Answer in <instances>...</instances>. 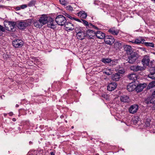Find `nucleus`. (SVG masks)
<instances>
[{
	"instance_id": "obj_26",
	"label": "nucleus",
	"mask_w": 155,
	"mask_h": 155,
	"mask_svg": "<svg viewBox=\"0 0 155 155\" xmlns=\"http://www.w3.org/2000/svg\"><path fill=\"white\" fill-rule=\"evenodd\" d=\"M124 49L128 54H130L132 53V49L131 47L128 45H126L124 46Z\"/></svg>"
},
{
	"instance_id": "obj_2",
	"label": "nucleus",
	"mask_w": 155,
	"mask_h": 155,
	"mask_svg": "<svg viewBox=\"0 0 155 155\" xmlns=\"http://www.w3.org/2000/svg\"><path fill=\"white\" fill-rule=\"evenodd\" d=\"M18 28L20 29H24L30 25V23L27 21H21L16 23Z\"/></svg>"
},
{
	"instance_id": "obj_13",
	"label": "nucleus",
	"mask_w": 155,
	"mask_h": 155,
	"mask_svg": "<svg viewBox=\"0 0 155 155\" xmlns=\"http://www.w3.org/2000/svg\"><path fill=\"white\" fill-rule=\"evenodd\" d=\"M146 86L147 84L145 83L140 84L138 85L136 87H135L136 91L137 92H140L141 91L143 88L145 87Z\"/></svg>"
},
{
	"instance_id": "obj_9",
	"label": "nucleus",
	"mask_w": 155,
	"mask_h": 155,
	"mask_svg": "<svg viewBox=\"0 0 155 155\" xmlns=\"http://www.w3.org/2000/svg\"><path fill=\"white\" fill-rule=\"evenodd\" d=\"M150 61L149 56L147 55H145L142 61V64L144 66H148Z\"/></svg>"
},
{
	"instance_id": "obj_19",
	"label": "nucleus",
	"mask_w": 155,
	"mask_h": 155,
	"mask_svg": "<svg viewBox=\"0 0 155 155\" xmlns=\"http://www.w3.org/2000/svg\"><path fill=\"white\" fill-rule=\"evenodd\" d=\"M145 41L144 39L138 38L134 40H133L131 42L133 43H134L137 45L140 44H143Z\"/></svg>"
},
{
	"instance_id": "obj_4",
	"label": "nucleus",
	"mask_w": 155,
	"mask_h": 155,
	"mask_svg": "<svg viewBox=\"0 0 155 155\" xmlns=\"http://www.w3.org/2000/svg\"><path fill=\"white\" fill-rule=\"evenodd\" d=\"M104 40L106 44L109 45H112L115 41L114 38L111 36H106Z\"/></svg>"
},
{
	"instance_id": "obj_43",
	"label": "nucleus",
	"mask_w": 155,
	"mask_h": 155,
	"mask_svg": "<svg viewBox=\"0 0 155 155\" xmlns=\"http://www.w3.org/2000/svg\"><path fill=\"white\" fill-rule=\"evenodd\" d=\"M68 18H70L71 20H73V18H74V17H72L71 15H69L66 14V15H65Z\"/></svg>"
},
{
	"instance_id": "obj_60",
	"label": "nucleus",
	"mask_w": 155,
	"mask_h": 155,
	"mask_svg": "<svg viewBox=\"0 0 155 155\" xmlns=\"http://www.w3.org/2000/svg\"><path fill=\"white\" fill-rule=\"evenodd\" d=\"M61 117H62L61 116Z\"/></svg>"
},
{
	"instance_id": "obj_41",
	"label": "nucleus",
	"mask_w": 155,
	"mask_h": 155,
	"mask_svg": "<svg viewBox=\"0 0 155 155\" xmlns=\"http://www.w3.org/2000/svg\"><path fill=\"white\" fill-rule=\"evenodd\" d=\"M27 7V5H26L24 4L20 6L21 8L22 9H24Z\"/></svg>"
},
{
	"instance_id": "obj_24",
	"label": "nucleus",
	"mask_w": 155,
	"mask_h": 155,
	"mask_svg": "<svg viewBox=\"0 0 155 155\" xmlns=\"http://www.w3.org/2000/svg\"><path fill=\"white\" fill-rule=\"evenodd\" d=\"M127 89L129 91H132L136 90L135 85L133 84L130 83L127 87Z\"/></svg>"
},
{
	"instance_id": "obj_37",
	"label": "nucleus",
	"mask_w": 155,
	"mask_h": 155,
	"mask_svg": "<svg viewBox=\"0 0 155 155\" xmlns=\"http://www.w3.org/2000/svg\"><path fill=\"white\" fill-rule=\"evenodd\" d=\"M124 72L125 71L124 69L123 68H120L118 70V73H119L120 74H122L124 73Z\"/></svg>"
},
{
	"instance_id": "obj_44",
	"label": "nucleus",
	"mask_w": 155,
	"mask_h": 155,
	"mask_svg": "<svg viewBox=\"0 0 155 155\" xmlns=\"http://www.w3.org/2000/svg\"><path fill=\"white\" fill-rule=\"evenodd\" d=\"M136 119H137L136 120V119H135L133 120V122L134 124H136L137 123L138 120H139V118L138 117H137Z\"/></svg>"
},
{
	"instance_id": "obj_57",
	"label": "nucleus",
	"mask_w": 155,
	"mask_h": 155,
	"mask_svg": "<svg viewBox=\"0 0 155 155\" xmlns=\"http://www.w3.org/2000/svg\"><path fill=\"white\" fill-rule=\"evenodd\" d=\"M74 126H72V127H71V128H72V129H73V128H74Z\"/></svg>"
},
{
	"instance_id": "obj_61",
	"label": "nucleus",
	"mask_w": 155,
	"mask_h": 155,
	"mask_svg": "<svg viewBox=\"0 0 155 155\" xmlns=\"http://www.w3.org/2000/svg\"><path fill=\"white\" fill-rule=\"evenodd\" d=\"M61 117H62L61 116Z\"/></svg>"
},
{
	"instance_id": "obj_52",
	"label": "nucleus",
	"mask_w": 155,
	"mask_h": 155,
	"mask_svg": "<svg viewBox=\"0 0 155 155\" xmlns=\"http://www.w3.org/2000/svg\"><path fill=\"white\" fill-rule=\"evenodd\" d=\"M12 120L13 121H15L16 120V119L15 118H14L12 119Z\"/></svg>"
},
{
	"instance_id": "obj_40",
	"label": "nucleus",
	"mask_w": 155,
	"mask_h": 155,
	"mask_svg": "<svg viewBox=\"0 0 155 155\" xmlns=\"http://www.w3.org/2000/svg\"><path fill=\"white\" fill-rule=\"evenodd\" d=\"M66 9L69 11H71L73 10V8L71 6H68L66 7Z\"/></svg>"
},
{
	"instance_id": "obj_34",
	"label": "nucleus",
	"mask_w": 155,
	"mask_h": 155,
	"mask_svg": "<svg viewBox=\"0 0 155 155\" xmlns=\"http://www.w3.org/2000/svg\"><path fill=\"white\" fill-rule=\"evenodd\" d=\"M148 77L152 79H155V73H150L148 75Z\"/></svg>"
},
{
	"instance_id": "obj_59",
	"label": "nucleus",
	"mask_w": 155,
	"mask_h": 155,
	"mask_svg": "<svg viewBox=\"0 0 155 155\" xmlns=\"http://www.w3.org/2000/svg\"><path fill=\"white\" fill-rule=\"evenodd\" d=\"M155 99H154V100H153V101H154V100H155ZM154 102V103H155V101H153Z\"/></svg>"
},
{
	"instance_id": "obj_7",
	"label": "nucleus",
	"mask_w": 155,
	"mask_h": 155,
	"mask_svg": "<svg viewBox=\"0 0 155 155\" xmlns=\"http://www.w3.org/2000/svg\"><path fill=\"white\" fill-rule=\"evenodd\" d=\"M49 17H48L45 15H42L40 17L39 20L43 25H44L48 22V18Z\"/></svg>"
},
{
	"instance_id": "obj_22",
	"label": "nucleus",
	"mask_w": 155,
	"mask_h": 155,
	"mask_svg": "<svg viewBox=\"0 0 155 155\" xmlns=\"http://www.w3.org/2000/svg\"><path fill=\"white\" fill-rule=\"evenodd\" d=\"M127 78L129 79L134 81L137 79V76L134 73H132L128 74L127 76Z\"/></svg>"
},
{
	"instance_id": "obj_18",
	"label": "nucleus",
	"mask_w": 155,
	"mask_h": 155,
	"mask_svg": "<svg viewBox=\"0 0 155 155\" xmlns=\"http://www.w3.org/2000/svg\"><path fill=\"white\" fill-rule=\"evenodd\" d=\"M95 35L98 38L100 39H104L106 37L104 33L100 31H98L95 33Z\"/></svg>"
},
{
	"instance_id": "obj_15",
	"label": "nucleus",
	"mask_w": 155,
	"mask_h": 155,
	"mask_svg": "<svg viewBox=\"0 0 155 155\" xmlns=\"http://www.w3.org/2000/svg\"><path fill=\"white\" fill-rule=\"evenodd\" d=\"M86 35L89 38H92L95 35V33L94 31L89 29L87 31Z\"/></svg>"
},
{
	"instance_id": "obj_38",
	"label": "nucleus",
	"mask_w": 155,
	"mask_h": 155,
	"mask_svg": "<svg viewBox=\"0 0 155 155\" xmlns=\"http://www.w3.org/2000/svg\"><path fill=\"white\" fill-rule=\"evenodd\" d=\"M89 27H90L91 28V27H92L94 28L95 29H98V28L95 26H94V25H93L91 23H89V24L88 23V25H87Z\"/></svg>"
},
{
	"instance_id": "obj_5",
	"label": "nucleus",
	"mask_w": 155,
	"mask_h": 155,
	"mask_svg": "<svg viewBox=\"0 0 155 155\" xmlns=\"http://www.w3.org/2000/svg\"><path fill=\"white\" fill-rule=\"evenodd\" d=\"M12 45L15 48L21 47L23 45V41L19 39H16L12 42Z\"/></svg>"
},
{
	"instance_id": "obj_46",
	"label": "nucleus",
	"mask_w": 155,
	"mask_h": 155,
	"mask_svg": "<svg viewBox=\"0 0 155 155\" xmlns=\"http://www.w3.org/2000/svg\"><path fill=\"white\" fill-rule=\"evenodd\" d=\"M21 9V8H20V7H16V8H15V9L16 10V11H18V10H20Z\"/></svg>"
},
{
	"instance_id": "obj_62",
	"label": "nucleus",
	"mask_w": 155,
	"mask_h": 155,
	"mask_svg": "<svg viewBox=\"0 0 155 155\" xmlns=\"http://www.w3.org/2000/svg\"><path fill=\"white\" fill-rule=\"evenodd\" d=\"M154 54H155V53H154Z\"/></svg>"
},
{
	"instance_id": "obj_33",
	"label": "nucleus",
	"mask_w": 155,
	"mask_h": 155,
	"mask_svg": "<svg viewBox=\"0 0 155 155\" xmlns=\"http://www.w3.org/2000/svg\"><path fill=\"white\" fill-rule=\"evenodd\" d=\"M35 1L34 0H32L28 4V6L29 7L33 6L35 4Z\"/></svg>"
},
{
	"instance_id": "obj_36",
	"label": "nucleus",
	"mask_w": 155,
	"mask_h": 155,
	"mask_svg": "<svg viewBox=\"0 0 155 155\" xmlns=\"http://www.w3.org/2000/svg\"><path fill=\"white\" fill-rule=\"evenodd\" d=\"M82 30H83L79 26L76 27L75 28V30L77 33L81 31Z\"/></svg>"
},
{
	"instance_id": "obj_54",
	"label": "nucleus",
	"mask_w": 155,
	"mask_h": 155,
	"mask_svg": "<svg viewBox=\"0 0 155 155\" xmlns=\"http://www.w3.org/2000/svg\"><path fill=\"white\" fill-rule=\"evenodd\" d=\"M51 155H55L54 153L53 152H51Z\"/></svg>"
},
{
	"instance_id": "obj_55",
	"label": "nucleus",
	"mask_w": 155,
	"mask_h": 155,
	"mask_svg": "<svg viewBox=\"0 0 155 155\" xmlns=\"http://www.w3.org/2000/svg\"><path fill=\"white\" fill-rule=\"evenodd\" d=\"M15 107H19V105L18 104H16V106H15Z\"/></svg>"
},
{
	"instance_id": "obj_30",
	"label": "nucleus",
	"mask_w": 155,
	"mask_h": 155,
	"mask_svg": "<svg viewBox=\"0 0 155 155\" xmlns=\"http://www.w3.org/2000/svg\"><path fill=\"white\" fill-rule=\"evenodd\" d=\"M59 1L61 4L64 6L67 5L68 2V0H60Z\"/></svg>"
},
{
	"instance_id": "obj_1",
	"label": "nucleus",
	"mask_w": 155,
	"mask_h": 155,
	"mask_svg": "<svg viewBox=\"0 0 155 155\" xmlns=\"http://www.w3.org/2000/svg\"><path fill=\"white\" fill-rule=\"evenodd\" d=\"M55 20L58 25L61 26H63L67 22L65 18L63 15H59L55 18Z\"/></svg>"
},
{
	"instance_id": "obj_50",
	"label": "nucleus",
	"mask_w": 155,
	"mask_h": 155,
	"mask_svg": "<svg viewBox=\"0 0 155 155\" xmlns=\"http://www.w3.org/2000/svg\"><path fill=\"white\" fill-rule=\"evenodd\" d=\"M140 49L143 51H145L146 49L144 48H141Z\"/></svg>"
},
{
	"instance_id": "obj_21",
	"label": "nucleus",
	"mask_w": 155,
	"mask_h": 155,
	"mask_svg": "<svg viewBox=\"0 0 155 155\" xmlns=\"http://www.w3.org/2000/svg\"><path fill=\"white\" fill-rule=\"evenodd\" d=\"M77 15L81 18H85L87 17V15L84 11H82L77 13Z\"/></svg>"
},
{
	"instance_id": "obj_14",
	"label": "nucleus",
	"mask_w": 155,
	"mask_h": 155,
	"mask_svg": "<svg viewBox=\"0 0 155 155\" xmlns=\"http://www.w3.org/2000/svg\"><path fill=\"white\" fill-rule=\"evenodd\" d=\"M53 19L51 18H48L47 23L48 26L51 28H54L56 27L55 25L53 24Z\"/></svg>"
},
{
	"instance_id": "obj_45",
	"label": "nucleus",
	"mask_w": 155,
	"mask_h": 155,
	"mask_svg": "<svg viewBox=\"0 0 155 155\" xmlns=\"http://www.w3.org/2000/svg\"><path fill=\"white\" fill-rule=\"evenodd\" d=\"M74 18H73V20H75L76 21H77L79 22H81V20H80V19H78L76 18H74Z\"/></svg>"
},
{
	"instance_id": "obj_35",
	"label": "nucleus",
	"mask_w": 155,
	"mask_h": 155,
	"mask_svg": "<svg viewBox=\"0 0 155 155\" xmlns=\"http://www.w3.org/2000/svg\"><path fill=\"white\" fill-rule=\"evenodd\" d=\"M5 31L4 28L0 25V36H2L3 34V32Z\"/></svg>"
},
{
	"instance_id": "obj_16",
	"label": "nucleus",
	"mask_w": 155,
	"mask_h": 155,
	"mask_svg": "<svg viewBox=\"0 0 155 155\" xmlns=\"http://www.w3.org/2000/svg\"><path fill=\"white\" fill-rule=\"evenodd\" d=\"M119 30L115 27L110 28L108 30V32L111 34L114 35H117L119 33Z\"/></svg>"
},
{
	"instance_id": "obj_8",
	"label": "nucleus",
	"mask_w": 155,
	"mask_h": 155,
	"mask_svg": "<svg viewBox=\"0 0 155 155\" xmlns=\"http://www.w3.org/2000/svg\"><path fill=\"white\" fill-rule=\"evenodd\" d=\"M130 69L131 70L137 72L143 70L145 69V68L139 65H133L130 67Z\"/></svg>"
},
{
	"instance_id": "obj_6",
	"label": "nucleus",
	"mask_w": 155,
	"mask_h": 155,
	"mask_svg": "<svg viewBox=\"0 0 155 155\" xmlns=\"http://www.w3.org/2000/svg\"><path fill=\"white\" fill-rule=\"evenodd\" d=\"M16 24V23L15 22L9 21L8 25L7 27L5 26L6 29L9 31H13Z\"/></svg>"
},
{
	"instance_id": "obj_29",
	"label": "nucleus",
	"mask_w": 155,
	"mask_h": 155,
	"mask_svg": "<svg viewBox=\"0 0 155 155\" xmlns=\"http://www.w3.org/2000/svg\"><path fill=\"white\" fill-rule=\"evenodd\" d=\"M101 61L104 63H109L111 62V60L110 58H102L101 60Z\"/></svg>"
},
{
	"instance_id": "obj_42",
	"label": "nucleus",
	"mask_w": 155,
	"mask_h": 155,
	"mask_svg": "<svg viewBox=\"0 0 155 155\" xmlns=\"http://www.w3.org/2000/svg\"><path fill=\"white\" fill-rule=\"evenodd\" d=\"M155 73V67H152L151 68L150 73Z\"/></svg>"
},
{
	"instance_id": "obj_28",
	"label": "nucleus",
	"mask_w": 155,
	"mask_h": 155,
	"mask_svg": "<svg viewBox=\"0 0 155 155\" xmlns=\"http://www.w3.org/2000/svg\"><path fill=\"white\" fill-rule=\"evenodd\" d=\"M143 43L144 44V45L147 46L152 48L154 47V44L153 43L144 42Z\"/></svg>"
},
{
	"instance_id": "obj_10",
	"label": "nucleus",
	"mask_w": 155,
	"mask_h": 155,
	"mask_svg": "<svg viewBox=\"0 0 155 155\" xmlns=\"http://www.w3.org/2000/svg\"><path fill=\"white\" fill-rule=\"evenodd\" d=\"M138 106L136 104H134L131 105L129 109V111L130 113L134 114L137 112L138 110Z\"/></svg>"
},
{
	"instance_id": "obj_48",
	"label": "nucleus",
	"mask_w": 155,
	"mask_h": 155,
	"mask_svg": "<svg viewBox=\"0 0 155 155\" xmlns=\"http://www.w3.org/2000/svg\"><path fill=\"white\" fill-rule=\"evenodd\" d=\"M0 8H6V7L5 6L0 5Z\"/></svg>"
},
{
	"instance_id": "obj_23",
	"label": "nucleus",
	"mask_w": 155,
	"mask_h": 155,
	"mask_svg": "<svg viewBox=\"0 0 155 155\" xmlns=\"http://www.w3.org/2000/svg\"><path fill=\"white\" fill-rule=\"evenodd\" d=\"M120 78V74L119 73H116L112 75V78L113 81H117L119 80Z\"/></svg>"
},
{
	"instance_id": "obj_51",
	"label": "nucleus",
	"mask_w": 155,
	"mask_h": 155,
	"mask_svg": "<svg viewBox=\"0 0 155 155\" xmlns=\"http://www.w3.org/2000/svg\"><path fill=\"white\" fill-rule=\"evenodd\" d=\"M101 97H103L104 98H105L107 97V95L105 94H102L101 95Z\"/></svg>"
},
{
	"instance_id": "obj_58",
	"label": "nucleus",
	"mask_w": 155,
	"mask_h": 155,
	"mask_svg": "<svg viewBox=\"0 0 155 155\" xmlns=\"http://www.w3.org/2000/svg\"><path fill=\"white\" fill-rule=\"evenodd\" d=\"M95 155H99V154H98V153H97V154H95Z\"/></svg>"
},
{
	"instance_id": "obj_32",
	"label": "nucleus",
	"mask_w": 155,
	"mask_h": 155,
	"mask_svg": "<svg viewBox=\"0 0 155 155\" xmlns=\"http://www.w3.org/2000/svg\"><path fill=\"white\" fill-rule=\"evenodd\" d=\"M150 119H147L146 120L145 124L147 127H149L150 125Z\"/></svg>"
},
{
	"instance_id": "obj_56",
	"label": "nucleus",
	"mask_w": 155,
	"mask_h": 155,
	"mask_svg": "<svg viewBox=\"0 0 155 155\" xmlns=\"http://www.w3.org/2000/svg\"><path fill=\"white\" fill-rule=\"evenodd\" d=\"M7 115V114H4V116H6Z\"/></svg>"
},
{
	"instance_id": "obj_47",
	"label": "nucleus",
	"mask_w": 155,
	"mask_h": 155,
	"mask_svg": "<svg viewBox=\"0 0 155 155\" xmlns=\"http://www.w3.org/2000/svg\"><path fill=\"white\" fill-rule=\"evenodd\" d=\"M8 114H9V116H12L13 115V113L12 112H10Z\"/></svg>"
},
{
	"instance_id": "obj_3",
	"label": "nucleus",
	"mask_w": 155,
	"mask_h": 155,
	"mask_svg": "<svg viewBox=\"0 0 155 155\" xmlns=\"http://www.w3.org/2000/svg\"><path fill=\"white\" fill-rule=\"evenodd\" d=\"M137 58V54L134 52L132 53L129 54L127 60L128 62L130 64H133L134 62Z\"/></svg>"
},
{
	"instance_id": "obj_25",
	"label": "nucleus",
	"mask_w": 155,
	"mask_h": 155,
	"mask_svg": "<svg viewBox=\"0 0 155 155\" xmlns=\"http://www.w3.org/2000/svg\"><path fill=\"white\" fill-rule=\"evenodd\" d=\"M33 24L34 26L37 28H39L43 26L39 20L35 21Z\"/></svg>"
},
{
	"instance_id": "obj_27",
	"label": "nucleus",
	"mask_w": 155,
	"mask_h": 155,
	"mask_svg": "<svg viewBox=\"0 0 155 155\" xmlns=\"http://www.w3.org/2000/svg\"><path fill=\"white\" fill-rule=\"evenodd\" d=\"M113 71V70L111 69H107L104 73L107 75H109L112 74Z\"/></svg>"
},
{
	"instance_id": "obj_53",
	"label": "nucleus",
	"mask_w": 155,
	"mask_h": 155,
	"mask_svg": "<svg viewBox=\"0 0 155 155\" xmlns=\"http://www.w3.org/2000/svg\"><path fill=\"white\" fill-rule=\"evenodd\" d=\"M29 143L30 145H31L33 144V142L31 141H29Z\"/></svg>"
},
{
	"instance_id": "obj_12",
	"label": "nucleus",
	"mask_w": 155,
	"mask_h": 155,
	"mask_svg": "<svg viewBox=\"0 0 155 155\" xmlns=\"http://www.w3.org/2000/svg\"><path fill=\"white\" fill-rule=\"evenodd\" d=\"M117 84L115 82H112L107 86V89L109 91L114 90L117 87Z\"/></svg>"
},
{
	"instance_id": "obj_49",
	"label": "nucleus",
	"mask_w": 155,
	"mask_h": 155,
	"mask_svg": "<svg viewBox=\"0 0 155 155\" xmlns=\"http://www.w3.org/2000/svg\"><path fill=\"white\" fill-rule=\"evenodd\" d=\"M115 45H121V44L120 43H119V42H116L115 44Z\"/></svg>"
},
{
	"instance_id": "obj_31",
	"label": "nucleus",
	"mask_w": 155,
	"mask_h": 155,
	"mask_svg": "<svg viewBox=\"0 0 155 155\" xmlns=\"http://www.w3.org/2000/svg\"><path fill=\"white\" fill-rule=\"evenodd\" d=\"M154 86H155V81H153L150 83L148 86L149 88H152Z\"/></svg>"
},
{
	"instance_id": "obj_20",
	"label": "nucleus",
	"mask_w": 155,
	"mask_h": 155,
	"mask_svg": "<svg viewBox=\"0 0 155 155\" xmlns=\"http://www.w3.org/2000/svg\"><path fill=\"white\" fill-rule=\"evenodd\" d=\"M120 101L124 103H127L130 101L129 97L127 95H124L121 96L120 98Z\"/></svg>"
},
{
	"instance_id": "obj_39",
	"label": "nucleus",
	"mask_w": 155,
	"mask_h": 155,
	"mask_svg": "<svg viewBox=\"0 0 155 155\" xmlns=\"http://www.w3.org/2000/svg\"><path fill=\"white\" fill-rule=\"evenodd\" d=\"M81 22L83 23L86 26H87L88 25V22L85 20L81 19Z\"/></svg>"
},
{
	"instance_id": "obj_17",
	"label": "nucleus",
	"mask_w": 155,
	"mask_h": 155,
	"mask_svg": "<svg viewBox=\"0 0 155 155\" xmlns=\"http://www.w3.org/2000/svg\"><path fill=\"white\" fill-rule=\"evenodd\" d=\"M64 25V26L65 28L67 29V30H69V31H72L74 28L73 25L70 22H66V23H65V25Z\"/></svg>"
},
{
	"instance_id": "obj_11",
	"label": "nucleus",
	"mask_w": 155,
	"mask_h": 155,
	"mask_svg": "<svg viewBox=\"0 0 155 155\" xmlns=\"http://www.w3.org/2000/svg\"><path fill=\"white\" fill-rule=\"evenodd\" d=\"M86 36V34L85 33L83 30H82L81 31L77 33L76 34V37L77 38L81 40L84 39Z\"/></svg>"
}]
</instances>
